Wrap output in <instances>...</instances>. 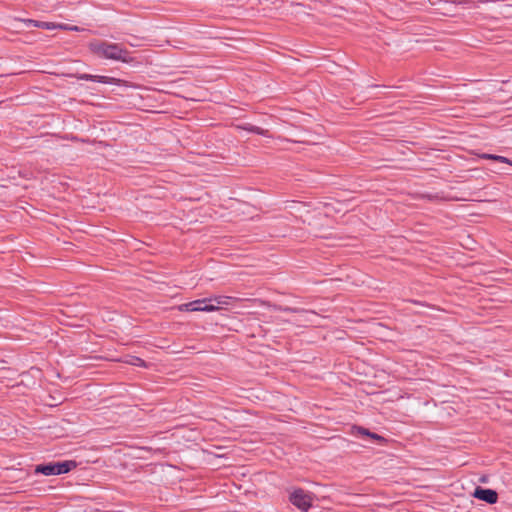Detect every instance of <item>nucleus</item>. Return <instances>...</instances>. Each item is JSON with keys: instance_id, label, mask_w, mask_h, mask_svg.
<instances>
[{"instance_id": "7", "label": "nucleus", "mask_w": 512, "mask_h": 512, "mask_svg": "<svg viewBox=\"0 0 512 512\" xmlns=\"http://www.w3.org/2000/svg\"><path fill=\"white\" fill-rule=\"evenodd\" d=\"M76 78L79 80L96 81L105 84H112L118 81L115 78L90 74H78L76 75Z\"/></svg>"}, {"instance_id": "9", "label": "nucleus", "mask_w": 512, "mask_h": 512, "mask_svg": "<svg viewBox=\"0 0 512 512\" xmlns=\"http://www.w3.org/2000/svg\"><path fill=\"white\" fill-rule=\"evenodd\" d=\"M232 300H234L233 297L225 295L213 296L209 298V301L215 302V306H218L219 309L223 308L224 306H228Z\"/></svg>"}, {"instance_id": "2", "label": "nucleus", "mask_w": 512, "mask_h": 512, "mask_svg": "<svg viewBox=\"0 0 512 512\" xmlns=\"http://www.w3.org/2000/svg\"><path fill=\"white\" fill-rule=\"evenodd\" d=\"M76 467V463L74 461H64V462H50L47 464L37 465L35 467V473H41L46 476L50 475H60L68 473L70 470Z\"/></svg>"}, {"instance_id": "4", "label": "nucleus", "mask_w": 512, "mask_h": 512, "mask_svg": "<svg viewBox=\"0 0 512 512\" xmlns=\"http://www.w3.org/2000/svg\"><path fill=\"white\" fill-rule=\"evenodd\" d=\"M290 502L303 512H307L312 505L313 497L303 489H295L290 494Z\"/></svg>"}, {"instance_id": "5", "label": "nucleus", "mask_w": 512, "mask_h": 512, "mask_svg": "<svg viewBox=\"0 0 512 512\" xmlns=\"http://www.w3.org/2000/svg\"><path fill=\"white\" fill-rule=\"evenodd\" d=\"M282 310L285 312L297 314L298 316L294 319V321H296L300 325L314 323V319L317 318V315L312 311L299 310L289 307L283 308Z\"/></svg>"}, {"instance_id": "8", "label": "nucleus", "mask_w": 512, "mask_h": 512, "mask_svg": "<svg viewBox=\"0 0 512 512\" xmlns=\"http://www.w3.org/2000/svg\"><path fill=\"white\" fill-rule=\"evenodd\" d=\"M23 22L28 25H33L34 27L47 29V30H53V29H57V28H65L62 24H56L53 22H43V21H37V20H32V19H26V20H23Z\"/></svg>"}, {"instance_id": "13", "label": "nucleus", "mask_w": 512, "mask_h": 512, "mask_svg": "<svg viewBox=\"0 0 512 512\" xmlns=\"http://www.w3.org/2000/svg\"><path fill=\"white\" fill-rule=\"evenodd\" d=\"M357 431H358L359 434L368 436V437H370V438H372L374 440L381 441V442L385 441V439L382 436H380V435H378L376 433H372V432H370L369 430H367L365 428L358 427Z\"/></svg>"}, {"instance_id": "11", "label": "nucleus", "mask_w": 512, "mask_h": 512, "mask_svg": "<svg viewBox=\"0 0 512 512\" xmlns=\"http://www.w3.org/2000/svg\"><path fill=\"white\" fill-rule=\"evenodd\" d=\"M124 362L129 364V365H133V366H139V367H146L147 366L144 360H142L141 358L136 357V356H128L124 360Z\"/></svg>"}, {"instance_id": "10", "label": "nucleus", "mask_w": 512, "mask_h": 512, "mask_svg": "<svg viewBox=\"0 0 512 512\" xmlns=\"http://www.w3.org/2000/svg\"><path fill=\"white\" fill-rule=\"evenodd\" d=\"M481 158L488 159V160H495V161H498V162H502V163H506V164L512 165V162L508 158H506L504 156H499V155H494V154H482Z\"/></svg>"}, {"instance_id": "3", "label": "nucleus", "mask_w": 512, "mask_h": 512, "mask_svg": "<svg viewBox=\"0 0 512 512\" xmlns=\"http://www.w3.org/2000/svg\"><path fill=\"white\" fill-rule=\"evenodd\" d=\"M178 310L187 312H214L219 310V307L210 304L209 298H203L181 304L178 306Z\"/></svg>"}, {"instance_id": "12", "label": "nucleus", "mask_w": 512, "mask_h": 512, "mask_svg": "<svg viewBox=\"0 0 512 512\" xmlns=\"http://www.w3.org/2000/svg\"><path fill=\"white\" fill-rule=\"evenodd\" d=\"M242 128L247 130V131H249V132H253V133H256V134H259V135H262V136H266V137L269 136L268 130L262 129V128L258 127V126H254V125L248 124L247 126H243Z\"/></svg>"}, {"instance_id": "1", "label": "nucleus", "mask_w": 512, "mask_h": 512, "mask_svg": "<svg viewBox=\"0 0 512 512\" xmlns=\"http://www.w3.org/2000/svg\"><path fill=\"white\" fill-rule=\"evenodd\" d=\"M91 49L94 53L106 59L121 61L124 63L132 61L129 52L115 43L101 42L91 44Z\"/></svg>"}, {"instance_id": "6", "label": "nucleus", "mask_w": 512, "mask_h": 512, "mask_svg": "<svg viewBox=\"0 0 512 512\" xmlns=\"http://www.w3.org/2000/svg\"><path fill=\"white\" fill-rule=\"evenodd\" d=\"M473 496L488 504H495L498 500V494L495 490L485 489L482 487H477L473 492Z\"/></svg>"}, {"instance_id": "14", "label": "nucleus", "mask_w": 512, "mask_h": 512, "mask_svg": "<svg viewBox=\"0 0 512 512\" xmlns=\"http://www.w3.org/2000/svg\"><path fill=\"white\" fill-rule=\"evenodd\" d=\"M64 27L66 28H63L64 30H71V31H79L80 28L78 26H69V25H66V24H62Z\"/></svg>"}]
</instances>
